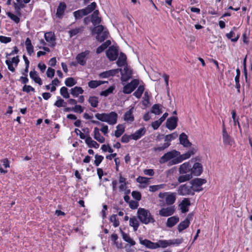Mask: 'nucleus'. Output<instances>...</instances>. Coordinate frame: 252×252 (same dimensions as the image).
I'll return each instance as SVG.
<instances>
[{
    "mask_svg": "<svg viewBox=\"0 0 252 252\" xmlns=\"http://www.w3.org/2000/svg\"><path fill=\"white\" fill-rule=\"evenodd\" d=\"M92 34H96L95 37L96 40L101 43L103 42L108 38L109 35V32L106 28L101 25H97L94 26V27L91 31Z\"/></svg>",
    "mask_w": 252,
    "mask_h": 252,
    "instance_id": "obj_1",
    "label": "nucleus"
},
{
    "mask_svg": "<svg viewBox=\"0 0 252 252\" xmlns=\"http://www.w3.org/2000/svg\"><path fill=\"white\" fill-rule=\"evenodd\" d=\"M137 215L138 219L143 224H148L150 223H153L155 222L153 216L148 210L145 208H138Z\"/></svg>",
    "mask_w": 252,
    "mask_h": 252,
    "instance_id": "obj_2",
    "label": "nucleus"
},
{
    "mask_svg": "<svg viewBox=\"0 0 252 252\" xmlns=\"http://www.w3.org/2000/svg\"><path fill=\"white\" fill-rule=\"evenodd\" d=\"M180 154V153L176 150H172L164 154L159 159V162L160 164H164L168 162V165L172 166V161L177 158V156Z\"/></svg>",
    "mask_w": 252,
    "mask_h": 252,
    "instance_id": "obj_3",
    "label": "nucleus"
},
{
    "mask_svg": "<svg viewBox=\"0 0 252 252\" xmlns=\"http://www.w3.org/2000/svg\"><path fill=\"white\" fill-rule=\"evenodd\" d=\"M206 182L207 181L204 179L196 178L191 180L189 183L193 187L192 189H193L194 193V192H198L202 191L203 188L201 186Z\"/></svg>",
    "mask_w": 252,
    "mask_h": 252,
    "instance_id": "obj_4",
    "label": "nucleus"
},
{
    "mask_svg": "<svg viewBox=\"0 0 252 252\" xmlns=\"http://www.w3.org/2000/svg\"><path fill=\"white\" fill-rule=\"evenodd\" d=\"M192 186L190 184L188 185L185 184L181 185L178 189V193L179 195L183 196H186L189 195H193L194 194L193 189H192Z\"/></svg>",
    "mask_w": 252,
    "mask_h": 252,
    "instance_id": "obj_5",
    "label": "nucleus"
},
{
    "mask_svg": "<svg viewBox=\"0 0 252 252\" xmlns=\"http://www.w3.org/2000/svg\"><path fill=\"white\" fill-rule=\"evenodd\" d=\"M222 137L224 146H232L234 143L233 139L228 134L224 122H222Z\"/></svg>",
    "mask_w": 252,
    "mask_h": 252,
    "instance_id": "obj_6",
    "label": "nucleus"
},
{
    "mask_svg": "<svg viewBox=\"0 0 252 252\" xmlns=\"http://www.w3.org/2000/svg\"><path fill=\"white\" fill-rule=\"evenodd\" d=\"M139 84V80L136 79L132 80L123 87V92L125 94L131 93L137 87Z\"/></svg>",
    "mask_w": 252,
    "mask_h": 252,
    "instance_id": "obj_7",
    "label": "nucleus"
},
{
    "mask_svg": "<svg viewBox=\"0 0 252 252\" xmlns=\"http://www.w3.org/2000/svg\"><path fill=\"white\" fill-rule=\"evenodd\" d=\"M90 53V51L88 50H86L84 52L79 53L76 57V60L78 63L82 66L85 65L86 64Z\"/></svg>",
    "mask_w": 252,
    "mask_h": 252,
    "instance_id": "obj_8",
    "label": "nucleus"
},
{
    "mask_svg": "<svg viewBox=\"0 0 252 252\" xmlns=\"http://www.w3.org/2000/svg\"><path fill=\"white\" fill-rule=\"evenodd\" d=\"M106 55L110 61H115L118 56V51L114 46H111L106 52Z\"/></svg>",
    "mask_w": 252,
    "mask_h": 252,
    "instance_id": "obj_9",
    "label": "nucleus"
},
{
    "mask_svg": "<svg viewBox=\"0 0 252 252\" xmlns=\"http://www.w3.org/2000/svg\"><path fill=\"white\" fill-rule=\"evenodd\" d=\"M120 71L121 72L122 75L121 79L123 81L126 82L132 78V70L127 64L125 65L123 70H122Z\"/></svg>",
    "mask_w": 252,
    "mask_h": 252,
    "instance_id": "obj_10",
    "label": "nucleus"
},
{
    "mask_svg": "<svg viewBox=\"0 0 252 252\" xmlns=\"http://www.w3.org/2000/svg\"><path fill=\"white\" fill-rule=\"evenodd\" d=\"M203 172V166L202 164L199 162H195L193 166L191 167V172L192 176H199Z\"/></svg>",
    "mask_w": 252,
    "mask_h": 252,
    "instance_id": "obj_11",
    "label": "nucleus"
},
{
    "mask_svg": "<svg viewBox=\"0 0 252 252\" xmlns=\"http://www.w3.org/2000/svg\"><path fill=\"white\" fill-rule=\"evenodd\" d=\"M178 121V117L172 116L167 119L166 122V127L170 130H174L177 126Z\"/></svg>",
    "mask_w": 252,
    "mask_h": 252,
    "instance_id": "obj_12",
    "label": "nucleus"
},
{
    "mask_svg": "<svg viewBox=\"0 0 252 252\" xmlns=\"http://www.w3.org/2000/svg\"><path fill=\"white\" fill-rule=\"evenodd\" d=\"M175 211L174 206L163 208L159 211V215L162 217H168L172 215Z\"/></svg>",
    "mask_w": 252,
    "mask_h": 252,
    "instance_id": "obj_13",
    "label": "nucleus"
},
{
    "mask_svg": "<svg viewBox=\"0 0 252 252\" xmlns=\"http://www.w3.org/2000/svg\"><path fill=\"white\" fill-rule=\"evenodd\" d=\"M118 119V114L114 111L109 113H106L105 122L110 125H114L117 123Z\"/></svg>",
    "mask_w": 252,
    "mask_h": 252,
    "instance_id": "obj_14",
    "label": "nucleus"
},
{
    "mask_svg": "<svg viewBox=\"0 0 252 252\" xmlns=\"http://www.w3.org/2000/svg\"><path fill=\"white\" fill-rule=\"evenodd\" d=\"M122 69L117 68L114 69H111L107 71L102 72L99 74V77L100 78H106L111 76H114L119 72V71H121Z\"/></svg>",
    "mask_w": 252,
    "mask_h": 252,
    "instance_id": "obj_15",
    "label": "nucleus"
},
{
    "mask_svg": "<svg viewBox=\"0 0 252 252\" xmlns=\"http://www.w3.org/2000/svg\"><path fill=\"white\" fill-rule=\"evenodd\" d=\"M191 164L189 162H186L181 164L179 169V173L181 174H189L191 172Z\"/></svg>",
    "mask_w": 252,
    "mask_h": 252,
    "instance_id": "obj_16",
    "label": "nucleus"
},
{
    "mask_svg": "<svg viewBox=\"0 0 252 252\" xmlns=\"http://www.w3.org/2000/svg\"><path fill=\"white\" fill-rule=\"evenodd\" d=\"M179 141L180 144L185 147H189L191 146V143L189 141L187 135L184 132H182L179 135Z\"/></svg>",
    "mask_w": 252,
    "mask_h": 252,
    "instance_id": "obj_17",
    "label": "nucleus"
},
{
    "mask_svg": "<svg viewBox=\"0 0 252 252\" xmlns=\"http://www.w3.org/2000/svg\"><path fill=\"white\" fill-rule=\"evenodd\" d=\"M66 8V4L64 2H60L57 9V17L59 19H62L64 15V11Z\"/></svg>",
    "mask_w": 252,
    "mask_h": 252,
    "instance_id": "obj_18",
    "label": "nucleus"
},
{
    "mask_svg": "<svg viewBox=\"0 0 252 252\" xmlns=\"http://www.w3.org/2000/svg\"><path fill=\"white\" fill-rule=\"evenodd\" d=\"M190 205V202L189 198H185L180 204V209L182 213H186L189 211V206Z\"/></svg>",
    "mask_w": 252,
    "mask_h": 252,
    "instance_id": "obj_19",
    "label": "nucleus"
},
{
    "mask_svg": "<svg viewBox=\"0 0 252 252\" xmlns=\"http://www.w3.org/2000/svg\"><path fill=\"white\" fill-rule=\"evenodd\" d=\"M133 109V107H131L124 114L123 118L125 122L131 123L134 121Z\"/></svg>",
    "mask_w": 252,
    "mask_h": 252,
    "instance_id": "obj_20",
    "label": "nucleus"
},
{
    "mask_svg": "<svg viewBox=\"0 0 252 252\" xmlns=\"http://www.w3.org/2000/svg\"><path fill=\"white\" fill-rule=\"evenodd\" d=\"M191 155L188 151L187 153L183 154L181 155H179L177 156V158L172 161L171 164H177L178 163L182 162L184 160L188 159L190 157Z\"/></svg>",
    "mask_w": 252,
    "mask_h": 252,
    "instance_id": "obj_21",
    "label": "nucleus"
},
{
    "mask_svg": "<svg viewBox=\"0 0 252 252\" xmlns=\"http://www.w3.org/2000/svg\"><path fill=\"white\" fill-rule=\"evenodd\" d=\"M146 130L144 127L137 130L135 133L131 134L132 139L137 140L141 138L146 133Z\"/></svg>",
    "mask_w": 252,
    "mask_h": 252,
    "instance_id": "obj_22",
    "label": "nucleus"
},
{
    "mask_svg": "<svg viewBox=\"0 0 252 252\" xmlns=\"http://www.w3.org/2000/svg\"><path fill=\"white\" fill-rule=\"evenodd\" d=\"M140 243L145 246L146 248L151 249H156V243L153 242L148 239H139Z\"/></svg>",
    "mask_w": 252,
    "mask_h": 252,
    "instance_id": "obj_23",
    "label": "nucleus"
},
{
    "mask_svg": "<svg viewBox=\"0 0 252 252\" xmlns=\"http://www.w3.org/2000/svg\"><path fill=\"white\" fill-rule=\"evenodd\" d=\"M179 221V218L175 216L168 218L166 222V226L168 228H172L176 225Z\"/></svg>",
    "mask_w": 252,
    "mask_h": 252,
    "instance_id": "obj_24",
    "label": "nucleus"
},
{
    "mask_svg": "<svg viewBox=\"0 0 252 252\" xmlns=\"http://www.w3.org/2000/svg\"><path fill=\"white\" fill-rule=\"evenodd\" d=\"M176 193L174 192H168V193L165 197V202L168 205L173 204L176 200Z\"/></svg>",
    "mask_w": 252,
    "mask_h": 252,
    "instance_id": "obj_25",
    "label": "nucleus"
},
{
    "mask_svg": "<svg viewBox=\"0 0 252 252\" xmlns=\"http://www.w3.org/2000/svg\"><path fill=\"white\" fill-rule=\"evenodd\" d=\"M85 143L88 145V146L91 148H94L97 149L99 146V144H98L96 141L93 140L90 136H88L85 139Z\"/></svg>",
    "mask_w": 252,
    "mask_h": 252,
    "instance_id": "obj_26",
    "label": "nucleus"
},
{
    "mask_svg": "<svg viewBox=\"0 0 252 252\" xmlns=\"http://www.w3.org/2000/svg\"><path fill=\"white\" fill-rule=\"evenodd\" d=\"M44 37L46 41L52 44V46L55 45V38L54 34L52 32H47L44 34Z\"/></svg>",
    "mask_w": 252,
    "mask_h": 252,
    "instance_id": "obj_27",
    "label": "nucleus"
},
{
    "mask_svg": "<svg viewBox=\"0 0 252 252\" xmlns=\"http://www.w3.org/2000/svg\"><path fill=\"white\" fill-rule=\"evenodd\" d=\"M116 63L117 65L119 67H122L127 64L126 55L124 53L121 52L120 54L119 57L118 58Z\"/></svg>",
    "mask_w": 252,
    "mask_h": 252,
    "instance_id": "obj_28",
    "label": "nucleus"
},
{
    "mask_svg": "<svg viewBox=\"0 0 252 252\" xmlns=\"http://www.w3.org/2000/svg\"><path fill=\"white\" fill-rule=\"evenodd\" d=\"M162 105L160 104H155L153 105L151 109V112L155 115H160L162 113Z\"/></svg>",
    "mask_w": 252,
    "mask_h": 252,
    "instance_id": "obj_29",
    "label": "nucleus"
},
{
    "mask_svg": "<svg viewBox=\"0 0 252 252\" xmlns=\"http://www.w3.org/2000/svg\"><path fill=\"white\" fill-rule=\"evenodd\" d=\"M30 77L37 84L39 85L42 84L41 79L38 76L37 72L35 71H31L30 72Z\"/></svg>",
    "mask_w": 252,
    "mask_h": 252,
    "instance_id": "obj_30",
    "label": "nucleus"
},
{
    "mask_svg": "<svg viewBox=\"0 0 252 252\" xmlns=\"http://www.w3.org/2000/svg\"><path fill=\"white\" fill-rule=\"evenodd\" d=\"M94 138L100 143H104L105 141V138L100 135L99 129L98 127H95L94 128Z\"/></svg>",
    "mask_w": 252,
    "mask_h": 252,
    "instance_id": "obj_31",
    "label": "nucleus"
},
{
    "mask_svg": "<svg viewBox=\"0 0 252 252\" xmlns=\"http://www.w3.org/2000/svg\"><path fill=\"white\" fill-rule=\"evenodd\" d=\"M111 43V42L110 40H106L96 48V53L97 54H100L107 49V48L110 45Z\"/></svg>",
    "mask_w": 252,
    "mask_h": 252,
    "instance_id": "obj_32",
    "label": "nucleus"
},
{
    "mask_svg": "<svg viewBox=\"0 0 252 252\" xmlns=\"http://www.w3.org/2000/svg\"><path fill=\"white\" fill-rule=\"evenodd\" d=\"M170 244L169 240H159L156 242V249L158 248H166L168 246H170Z\"/></svg>",
    "mask_w": 252,
    "mask_h": 252,
    "instance_id": "obj_33",
    "label": "nucleus"
},
{
    "mask_svg": "<svg viewBox=\"0 0 252 252\" xmlns=\"http://www.w3.org/2000/svg\"><path fill=\"white\" fill-rule=\"evenodd\" d=\"M84 93L83 89L81 87L75 86L70 90V94L75 97H77L80 94Z\"/></svg>",
    "mask_w": 252,
    "mask_h": 252,
    "instance_id": "obj_34",
    "label": "nucleus"
},
{
    "mask_svg": "<svg viewBox=\"0 0 252 252\" xmlns=\"http://www.w3.org/2000/svg\"><path fill=\"white\" fill-rule=\"evenodd\" d=\"M25 45L28 54L31 56L33 52V46H32L31 39L27 37L25 41Z\"/></svg>",
    "mask_w": 252,
    "mask_h": 252,
    "instance_id": "obj_35",
    "label": "nucleus"
},
{
    "mask_svg": "<svg viewBox=\"0 0 252 252\" xmlns=\"http://www.w3.org/2000/svg\"><path fill=\"white\" fill-rule=\"evenodd\" d=\"M190 224V222L188 219H185L184 220L181 221L178 225V230L179 232H182L183 230L187 228Z\"/></svg>",
    "mask_w": 252,
    "mask_h": 252,
    "instance_id": "obj_36",
    "label": "nucleus"
},
{
    "mask_svg": "<svg viewBox=\"0 0 252 252\" xmlns=\"http://www.w3.org/2000/svg\"><path fill=\"white\" fill-rule=\"evenodd\" d=\"M126 178L125 177H123L121 173L119 174V182L120 184V186H119V191H122L125 189V188L126 187Z\"/></svg>",
    "mask_w": 252,
    "mask_h": 252,
    "instance_id": "obj_37",
    "label": "nucleus"
},
{
    "mask_svg": "<svg viewBox=\"0 0 252 252\" xmlns=\"http://www.w3.org/2000/svg\"><path fill=\"white\" fill-rule=\"evenodd\" d=\"M231 113L232 115V118L233 119V121L234 123V126L237 125L240 132H241L242 128H241L240 123L239 122V117H237L236 111L235 110H233L231 111Z\"/></svg>",
    "mask_w": 252,
    "mask_h": 252,
    "instance_id": "obj_38",
    "label": "nucleus"
},
{
    "mask_svg": "<svg viewBox=\"0 0 252 252\" xmlns=\"http://www.w3.org/2000/svg\"><path fill=\"white\" fill-rule=\"evenodd\" d=\"M129 225L133 228L134 231L137 230L139 226V222L135 217L129 219Z\"/></svg>",
    "mask_w": 252,
    "mask_h": 252,
    "instance_id": "obj_39",
    "label": "nucleus"
},
{
    "mask_svg": "<svg viewBox=\"0 0 252 252\" xmlns=\"http://www.w3.org/2000/svg\"><path fill=\"white\" fill-rule=\"evenodd\" d=\"M121 231L123 239H124V241L129 243L131 246L135 245V242L130 237L128 234L126 233L121 230Z\"/></svg>",
    "mask_w": 252,
    "mask_h": 252,
    "instance_id": "obj_40",
    "label": "nucleus"
},
{
    "mask_svg": "<svg viewBox=\"0 0 252 252\" xmlns=\"http://www.w3.org/2000/svg\"><path fill=\"white\" fill-rule=\"evenodd\" d=\"M13 6L14 7V9H15L16 14L17 15H18L19 16H21L22 15L21 12V10L22 8H23L25 7V3H17L16 2H14Z\"/></svg>",
    "mask_w": 252,
    "mask_h": 252,
    "instance_id": "obj_41",
    "label": "nucleus"
},
{
    "mask_svg": "<svg viewBox=\"0 0 252 252\" xmlns=\"http://www.w3.org/2000/svg\"><path fill=\"white\" fill-rule=\"evenodd\" d=\"M88 102L93 107L96 108L99 103L98 97L95 96H90L89 97Z\"/></svg>",
    "mask_w": 252,
    "mask_h": 252,
    "instance_id": "obj_42",
    "label": "nucleus"
},
{
    "mask_svg": "<svg viewBox=\"0 0 252 252\" xmlns=\"http://www.w3.org/2000/svg\"><path fill=\"white\" fill-rule=\"evenodd\" d=\"M73 16L76 20H77L83 17L84 16L87 15L84 9H79L74 11L73 13Z\"/></svg>",
    "mask_w": 252,
    "mask_h": 252,
    "instance_id": "obj_43",
    "label": "nucleus"
},
{
    "mask_svg": "<svg viewBox=\"0 0 252 252\" xmlns=\"http://www.w3.org/2000/svg\"><path fill=\"white\" fill-rule=\"evenodd\" d=\"M145 90L144 85H140L138 87L136 91L133 93V95L137 98H140Z\"/></svg>",
    "mask_w": 252,
    "mask_h": 252,
    "instance_id": "obj_44",
    "label": "nucleus"
},
{
    "mask_svg": "<svg viewBox=\"0 0 252 252\" xmlns=\"http://www.w3.org/2000/svg\"><path fill=\"white\" fill-rule=\"evenodd\" d=\"M117 130L115 131V136L116 137H120L125 132V126L123 125L119 124L117 126Z\"/></svg>",
    "mask_w": 252,
    "mask_h": 252,
    "instance_id": "obj_45",
    "label": "nucleus"
},
{
    "mask_svg": "<svg viewBox=\"0 0 252 252\" xmlns=\"http://www.w3.org/2000/svg\"><path fill=\"white\" fill-rule=\"evenodd\" d=\"M192 176L191 174L190 173L188 174H185V175H180L178 178V181L179 183H183L188 181H189L190 179H191Z\"/></svg>",
    "mask_w": 252,
    "mask_h": 252,
    "instance_id": "obj_46",
    "label": "nucleus"
},
{
    "mask_svg": "<svg viewBox=\"0 0 252 252\" xmlns=\"http://www.w3.org/2000/svg\"><path fill=\"white\" fill-rule=\"evenodd\" d=\"M115 89V86H111L109 87L107 89L101 91L100 93L101 96H107L110 94H112Z\"/></svg>",
    "mask_w": 252,
    "mask_h": 252,
    "instance_id": "obj_47",
    "label": "nucleus"
},
{
    "mask_svg": "<svg viewBox=\"0 0 252 252\" xmlns=\"http://www.w3.org/2000/svg\"><path fill=\"white\" fill-rule=\"evenodd\" d=\"M96 7V3L95 2H93L83 9L85 10V12L86 13L87 15H88L89 14L93 12L95 9Z\"/></svg>",
    "mask_w": 252,
    "mask_h": 252,
    "instance_id": "obj_48",
    "label": "nucleus"
},
{
    "mask_svg": "<svg viewBox=\"0 0 252 252\" xmlns=\"http://www.w3.org/2000/svg\"><path fill=\"white\" fill-rule=\"evenodd\" d=\"M84 28L83 27L76 28L75 29L70 30L68 31L70 37H72L79 33L83 31Z\"/></svg>",
    "mask_w": 252,
    "mask_h": 252,
    "instance_id": "obj_49",
    "label": "nucleus"
},
{
    "mask_svg": "<svg viewBox=\"0 0 252 252\" xmlns=\"http://www.w3.org/2000/svg\"><path fill=\"white\" fill-rule=\"evenodd\" d=\"M103 83L101 80H92L88 82V86L91 89H94L103 84Z\"/></svg>",
    "mask_w": 252,
    "mask_h": 252,
    "instance_id": "obj_50",
    "label": "nucleus"
},
{
    "mask_svg": "<svg viewBox=\"0 0 252 252\" xmlns=\"http://www.w3.org/2000/svg\"><path fill=\"white\" fill-rule=\"evenodd\" d=\"M178 136V134L176 132H173L171 134H167L164 138V141L166 142L170 143V142L176 138Z\"/></svg>",
    "mask_w": 252,
    "mask_h": 252,
    "instance_id": "obj_51",
    "label": "nucleus"
},
{
    "mask_svg": "<svg viewBox=\"0 0 252 252\" xmlns=\"http://www.w3.org/2000/svg\"><path fill=\"white\" fill-rule=\"evenodd\" d=\"M64 83L67 87H71L75 85L77 82L73 78L68 77L65 79Z\"/></svg>",
    "mask_w": 252,
    "mask_h": 252,
    "instance_id": "obj_52",
    "label": "nucleus"
},
{
    "mask_svg": "<svg viewBox=\"0 0 252 252\" xmlns=\"http://www.w3.org/2000/svg\"><path fill=\"white\" fill-rule=\"evenodd\" d=\"M57 100L54 103V105L57 107H65L66 102L64 101L63 99L61 98L60 96L57 97Z\"/></svg>",
    "mask_w": 252,
    "mask_h": 252,
    "instance_id": "obj_53",
    "label": "nucleus"
},
{
    "mask_svg": "<svg viewBox=\"0 0 252 252\" xmlns=\"http://www.w3.org/2000/svg\"><path fill=\"white\" fill-rule=\"evenodd\" d=\"M60 94L64 98L67 99L70 97L69 94L68 92V89L65 87H62L60 89Z\"/></svg>",
    "mask_w": 252,
    "mask_h": 252,
    "instance_id": "obj_54",
    "label": "nucleus"
},
{
    "mask_svg": "<svg viewBox=\"0 0 252 252\" xmlns=\"http://www.w3.org/2000/svg\"><path fill=\"white\" fill-rule=\"evenodd\" d=\"M171 145L170 143L165 142L161 146L156 147L153 148L155 152L162 151L167 148Z\"/></svg>",
    "mask_w": 252,
    "mask_h": 252,
    "instance_id": "obj_55",
    "label": "nucleus"
},
{
    "mask_svg": "<svg viewBox=\"0 0 252 252\" xmlns=\"http://www.w3.org/2000/svg\"><path fill=\"white\" fill-rule=\"evenodd\" d=\"M91 20L94 26L99 25L101 22V18L98 16H91Z\"/></svg>",
    "mask_w": 252,
    "mask_h": 252,
    "instance_id": "obj_56",
    "label": "nucleus"
},
{
    "mask_svg": "<svg viewBox=\"0 0 252 252\" xmlns=\"http://www.w3.org/2000/svg\"><path fill=\"white\" fill-rule=\"evenodd\" d=\"M7 16L10 18L11 20L13 21L16 23H18L20 22V18L18 15H15L11 12H8L6 13Z\"/></svg>",
    "mask_w": 252,
    "mask_h": 252,
    "instance_id": "obj_57",
    "label": "nucleus"
},
{
    "mask_svg": "<svg viewBox=\"0 0 252 252\" xmlns=\"http://www.w3.org/2000/svg\"><path fill=\"white\" fill-rule=\"evenodd\" d=\"M234 34V33L233 31H231L229 33L226 34V36L228 39H230L232 42H235L237 41V40L239 38L240 35L237 34L236 36L233 38L232 37L233 36Z\"/></svg>",
    "mask_w": 252,
    "mask_h": 252,
    "instance_id": "obj_58",
    "label": "nucleus"
},
{
    "mask_svg": "<svg viewBox=\"0 0 252 252\" xmlns=\"http://www.w3.org/2000/svg\"><path fill=\"white\" fill-rule=\"evenodd\" d=\"M117 217V215H113L110 218V221L113 222V225L115 227H118L120 224L119 220Z\"/></svg>",
    "mask_w": 252,
    "mask_h": 252,
    "instance_id": "obj_59",
    "label": "nucleus"
},
{
    "mask_svg": "<svg viewBox=\"0 0 252 252\" xmlns=\"http://www.w3.org/2000/svg\"><path fill=\"white\" fill-rule=\"evenodd\" d=\"M106 113H96L95 114V117L99 121L105 122L106 120Z\"/></svg>",
    "mask_w": 252,
    "mask_h": 252,
    "instance_id": "obj_60",
    "label": "nucleus"
},
{
    "mask_svg": "<svg viewBox=\"0 0 252 252\" xmlns=\"http://www.w3.org/2000/svg\"><path fill=\"white\" fill-rule=\"evenodd\" d=\"M170 246H179L181 244H182L183 242V239H169Z\"/></svg>",
    "mask_w": 252,
    "mask_h": 252,
    "instance_id": "obj_61",
    "label": "nucleus"
},
{
    "mask_svg": "<svg viewBox=\"0 0 252 252\" xmlns=\"http://www.w3.org/2000/svg\"><path fill=\"white\" fill-rule=\"evenodd\" d=\"M94 158V164L96 166H98L103 160L104 157L101 155H95Z\"/></svg>",
    "mask_w": 252,
    "mask_h": 252,
    "instance_id": "obj_62",
    "label": "nucleus"
},
{
    "mask_svg": "<svg viewBox=\"0 0 252 252\" xmlns=\"http://www.w3.org/2000/svg\"><path fill=\"white\" fill-rule=\"evenodd\" d=\"M164 186L163 184L152 185L149 187V191L151 192H155L162 188Z\"/></svg>",
    "mask_w": 252,
    "mask_h": 252,
    "instance_id": "obj_63",
    "label": "nucleus"
},
{
    "mask_svg": "<svg viewBox=\"0 0 252 252\" xmlns=\"http://www.w3.org/2000/svg\"><path fill=\"white\" fill-rule=\"evenodd\" d=\"M22 90L23 92H26L27 93H29L31 91L33 92H35V89L34 88L30 85H25L23 86Z\"/></svg>",
    "mask_w": 252,
    "mask_h": 252,
    "instance_id": "obj_64",
    "label": "nucleus"
}]
</instances>
